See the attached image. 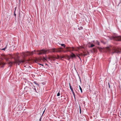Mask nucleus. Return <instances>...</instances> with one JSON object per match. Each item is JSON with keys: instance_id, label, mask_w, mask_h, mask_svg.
Wrapping results in <instances>:
<instances>
[{"instance_id": "16", "label": "nucleus", "mask_w": 121, "mask_h": 121, "mask_svg": "<svg viewBox=\"0 0 121 121\" xmlns=\"http://www.w3.org/2000/svg\"><path fill=\"white\" fill-rule=\"evenodd\" d=\"M56 59H60V56H59L58 55H57V57H56V58H55Z\"/></svg>"}, {"instance_id": "40", "label": "nucleus", "mask_w": 121, "mask_h": 121, "mask_svg": "<svg viewBox=\"0 0 121 121\" xmlns=\"http://www.w3.org/2000/svg\"><path fill=\"white\" fill-rule=\"evenodd\" d=\"M120 90H121V88H120Z\"/></svg>"}, {"instance_id": "12", "label": "nucleus", "mask_w": 121, "mask_h": 121, "mask_svg": "<svg viewBox=\"0 0 121 121\" xmlns=\"http://www.w3.org/2000/svg\"><path fill=\"white\" fill-rule=\"evenodd\" d=\"M60 56V60H62V58L64 59L65 57V56Z\"/></svg>"}, {"instance_id": "1", "label": "nucleus", "mask_w": 121, "mask_h": 121, "mask_svg": "<svg viewBox=\"0 0 121 121\" xmlns=\"http://www.w3.org/2000/svg\"><path fill=\"white\" fill-rule=\"evenodd\" d=\"M104 50L106 52H108L112 55L116 53L119 54L121 53V48H116L111 46L107 47Z\"/></svg>"}, {"instance_id": "17", "label": "nucleus", "mask_w": 121, "mask_h": 121, "mask_svg": "<svg viewBox=\"0 0 121 121\" xmlns=\"http://www.w3.org/2000/svg\"><path fill=\"white\" fill-rule=\"evenodd\" d=\"M41 59H42L44 61H45V60H46V59L44 57H43L42 58H41Z\"/></svg>"}, {"instance_id": "30", "label": "nucleus", "mask_w": 121, "mask_h": 121, "mask_svg": "<svg viewBox=\"0 0 121 121\" xmlns=\"http://www.w3.org/2000/svg\"><path fill=\"white\" fill-rule=\"evenodd\" d=\"M45 109L43 111V114H42V115L43 114H44V112H45Z\"/></svg>"}, {"instance_id": "27", "label": "nucleus", "mask_w": 121, "mask_h": 121, "mask_svg": "<svg viewBox=\"0 0 121 121\" xmlns=\"http://www.w3.org/2000/svg\"><path fill=\"white\" fill-rule=\"evenodd\" d=\"M60 93H59V92H58V93H57V96H59L60 95Z\"/></svg>"}, {"instance_id": "32", "label": "nucleus", "mask_w": 121, "mask_h": 121, "mask_svg": "<svg viewBox=\"0 0 121 121\" xmlns=\"http://www.w3.org/2000/svg\"><path fill=\"white\" fill-rule=\"evenodd\" d=\"M77 56L81 60L80 57L78 56V55H77Z\"/></svg>"}, {"instance_id": "3", "label": "nucleus", "mask_w": 121, "mask_h": 121, "mask_svg": "<svg viewBox=\"0 0 121 121\" xmlns=\"http://www.w3.org/2000/svg\"><path fill=\"white\" fill-rule=\"evenodd\" d=\"M54 48L51 49L49 51L48 50H45L43 49L39 50H38L36 51V53L35 52L36 51L35 50L34 51V52H35V54H37L39 55H41L42 54H45L46 53H48L49 52H54Z\"/></svg>"}, {"instance_id": "26", "label": "nucleus", "mask_w": 121, "mask_h": 121, "mask_svg": "<svg viewBox=\"0 0 121 121\" xmlns=\"http://www.w3.org/2000/svg\"><path fill=\"white\" fill-rule=\"evenodd\" d=\"M70 89L71 90V91H73V89L72 88V87H71V86L70 85Z\"/></svg>"}, {"instance_id": "10", "label": "nucleus", "mask_w": 121, "mask_h": 121, "mask_svg": "<svg viewBox=\"0 0 121 121\" xmlns=\"http://www.w3.org/2000/svg\"><path fill=\"white\" fill-rule=\"evenodd\" d=\"M69 48H70L69 47H66V51H63V52H65L68 51L69 52V49H68Z\"/></svg>"}, {"instance_id": "4", "label": "nucleus", "mask_w": 121, "mask_h": 121, "mask_svg": "<svg viewBox=\"0 0 121 121\" xmlns=\"http://www.w3.org/2000/svg\"><path fill=\"white\" fill-rule=\"evenodd\" d=\"M34 53V51H32L31 52H23L22 53V54L24 56H28L30 55H33Z\"/></svg>"}, {"instance_id": "18", "label": "nucleus", "mask_w": 121, "mask_h": 121, "mask_svg": "<svg viewBox=\"0 0 121 121\" xmlns=\"http://www.w3.org/2000/svg\"><path fill=\"white\" fill-rule=\"evenodd\" d=\"M89 53L88 52H87V53H84V56H86Z\"/></svg>"}, {"instance_id": "31", "label": "nucleus", "mask_w": 121, "mask_h": 121, "mask_svg": "<svg viewBox=\"0 0 121 121\" xmlns=\"http://www.w3.org/2000/svg\"><path fill=\"white\" fill-rule=\"evenodd\" d=\"M36 63L38 62V60H37L36 61Z\"/></svg>"}, {"instance_id": "5", "label": "nucleus", "mask_w": 121, "mask_h": 121, "mask_svg": "<svg viewBox=\"0 0 121 121\" xmlns=\"http://www.w3.org/2000/svg\"><path fill=\"white\" fill-rule=\"evenodd\" d=\"M84 47L82 46H80L79 47H77L75 49L73 47H72V49H71L72 51H78V50H82V49H84Z\"/></svg>"}, {"instance_id": "6", "label": "nucleus", "mask_w": 121, "mask_h": 121, "mask_svg": "<svg viewBox=\"0 0 121 121\" xmlns=\"http://www.w3.org/2000/svg\"><path fill=\"white\" fill-rule=\"evenodd\" d=\"M112 39L114 40L121 41V36H114L113 37Z\"/></svg>"}, {"instance_id": "22", "label": "nucleus", "mask_w": 121, "mask_h": 121, "mask_svg": "<svg viewBox=\"0 0 121 121\" xmlns=\"http://www.w3.org/2000/svg\"><path fill=\"white\" fill-rule=\"evenodd\" d=\"M108 85H109V88H110V86H111V85H113V84H110V85L109 84V83H108Z\"/></svg>"}, {"instance_id": "14", "label": "nucleus", "mask_w": 121, "mask_h": 121, "mask_svg": "<svg viewBox=\"0 0 121 121\" xmlns=\"http://www.w3.org/2000/svg\"><path fill=\"white\" fill-rule=\"evenodd\" d=\"M61 48H60L57 49H58L57 52H60L61 51Z\"/></svg>"}, {"instance_id": "23", "label": "nucleus", "mask_w": 121, "mask_h": 121, "mask_svg": "<svg viewBox=\"0 0 121 121\" xmlns=\"http://www.w3.org/2000/svg\"><path fill=\"white\" fill-rule=\"evenodd\" d=\"M67 57L68 58V60H69L71 58V57H70V56L69 57L68 56H67Z\"/></svg>"}, {"instance_id": "36", "label": "nucleus", "mask_w": 121, "mask_h": 121, "mask_svg": "<svg viewBox=\"0 0 121 121\" xmlns=\"http://www.w3.org/2000/svg\"><path fill=\"white\" fill-rule=\"evenodd\" d=\"M81 109H80V113H81Z\"/></svg>"}, {"instance_id": "25", "label": "nucleus", "mask_w": 121, "mask_h": 121, "mask_svg": "<svg viewBox=\"0 0 121 121\" xmlns=\"http://www.w3.org/2000/svg\"><path fill=\"white\" fill-rule=\"evenodd\" d=\"M94 46H95V45L93 44H91V47H93Z\"/></svg>"}, {"instance_id": "28", "label": "nucleus", "mask_w": 121, "mask_h": 121, "mask_svg": "<svg viewBox=\"0 0 121 121\" xmlns=\"http://www.w3.org/2000/svg\"><path fill=\"white\" fill-rule=\"evenodd\" d=\"M72 93L73 94V95L74 97H75V94H74V92H73V91H72Z\"/></svg>"}, {"instance_id": "7", "label": "nucleus", "mask_w": 121, "mask_h": 121, "mask_svg": "<svg viewBox=\"0 0 121 121\" xmlns=\"http://www.w3.org/2000/svg\"><path fill=\"white\" fill-rule=\"evenodd\" d=\"M56 57L53 56H50L49 57L48 59L51 60H52L53 61H55V59Z\"/></svg>"}, {"instance_id": "34", "label": "nucleus", "mask_w": 121, "mask_h": 121, "mask_svg": "<svg viewBox=\"0 0 121 121\" xmlns=\"http://www.w3.org/2000/svg\"><path fill=\"white\" fill-rule=\"evenodd\" d=\"M39 64V65H41L42 66H43V64Z\"/></svg>"}, {"instance_id": "21", "label": "nucleus", "mask_w": 121, "mask_h": 121, "mask_svg": "<svg viewBox=\"0 0 121 121\" xmlns=\"http://www.w3.org/2000/svg\"><path fill=\"white\" fill-rule=\"evenodd\" d=\"M61 46H63L64 47H65V45L64 44H61Z\"/></svg>"}, {"instance_id": "35", "label": "nucleus", "mask_w": 121, "mask_h": 121, "mask_svg": "<svg viewBox=\"0 0 121 121\" xmlns=\"http://www.w3.org/2000/svg\"><path fill=\"white\" fill-rule=\"evenodd\" d=\"M14 15L15 16H16V14L14 13Z\"/></svg>"}, {"instance_id": "41", "label": "nucleus", "mask_w": 121, "mask_h": 121, "mask_svg": "<svg viewBox=\"0 0 121 121\" xmlns=\"http://www.w3.org/2000/svg\"><path fill=\"white\" fill-rule=\"evenodd\" d=\"M48 1H49V0H48Z\"/></svg>"}, {"instance_id": "24", "label": "nucleus", "mask_w": 121, "mask_h": 121, "mask_svg": "<svg viewBox=\"0 0 121 121\" xmlns=\"http://www.w3.org/2000/svg\"><path fill=\"white\" fill-rule=\"evenodd\" d=\"M82 29V27H80V28H78V29L79 30H80Z\"/></svg>"}, {"instance_id": "8", "label": "nucleus", "mask_w": 121, "mask_h": 121, "mask_svg": "<svg viewBox=\"0 0 121 121\" xmlns=\"http://www.w3.org/2000/svg\"><path fill=\"white\" fill-rule=\"evenodd\" d=\"M5 64V63L2 61L0 62V66L1 67H3Z\"/></svg>"}, {"instance_id": "11", "label": "nucleus", "mask_w": 121, "mask_h": 121, "mask_svg": "<svg viewBox=\"0 0 121 121\" xmlns=\"http://www.w3.org/2000/svg\"><path fill=\"white\" fill-rule=\"evenodd\" d=\"M8 45H7L5 47V48H4L2 49V50H5V49L7 48H8Z\"/></svg>"}, {"instance_id": "33", "label": "nucleus", "mask_w": 121, "mask_h": 121, "mask_svg": "<svg viewBox=\"0 0 121 121\" xmlns=\"http://www.w3.org/2000/svg\"><path fill=\"white\" fill-rule=\"evenodd\" d=\"M69 49V52H70L71 51V49Z\"/></svg>"}, {"instance_id": "20", "label": "nucleus", "mask_w": 121, "mask_h": 121, "mask_svg": "<svg viewBox=\"0 0 121 121\" xmlns=\"http://www.w3.org/2000/svg\"><path fill=\"white\" fill-rule=\"evenodd\" d=\"M78 87H79V88L80 91H82V88L79 85L78 86Z\"/></svg>"}, {"instance_id": "29", "label": "nucleus", "mask_w": 121, "mask_h": 121, "mask_svg": "<svg viewBox=\"0 0 121 121\" xmlns=\"http://www.w3.org/2000/svg\"><path fill=\"white\" fill-rule=\"evenodd\" d=\"M97 44H98V45H99V42L98 41H97Z\"/></svg>"}, {"instance_id": "19", "label": "nucleus", "mask_w": 121, "mask_h": 121, "mask_svg": "<svg viewBox=\"0 0 121 121\" xmlns=\"http://www.w3.org/2000/svg\"><path fill=\"white\" fill-rule=\"evenodd\" d=\"M33 83L35 84H36V85L37 86H39V84L36 82H33Z\"/></svg>"}, {"instance_id": "9", "label": "nucleus", "mask_w": 121, "mask_h": 121, "mask_svg": "<svg viewBox=\"0 0 121 121\" xmlns=\"http://www.w3.org/2000/svg\"><path fill=\"white\" fill-rule=\"evenodd\" d=\"M70 56L73 59L74 58H75L76 56L73 53H72L70 55Z\"/></svg>"}, {"instance_id": "39", "label": "nucleus", "mask_w": 121, "mask_h": 121, "mask_svg": "<svg viewBox=\"0 0 121 121\" xmlns=\"http://www.w3.org/2000/svg\"><path fill=\"white\" fill-rule=\"evenodd\" d=\"M82 91H81V92L82 93Z\"/></svg>"}, {"instance_id": "38", "label": "nucleus", "mask_w": 121, "mask_h": 121, "mask_svg": "<svg viewBox=\"0 0 121 121\" xmlns=\"http://www.w3.org/2000/svg\"><path fill=\"white\" fill-rule=\"evenodd\" d=\"M98 48L99 49V50H100V48Z\"/></svg>"}, {"instance_id": "2", "label": "nucleus", "mask_w": 121, "mask_h": 121, "mask_svg": "<svg viewBox=\"0 0 121 121\" xmlns=\"http://www.w3.org/2000/svg\"><path fill=\"white\" fill-rule=\"evenodd\" d=\"M10 57L12 58H13L14 61V62H10L9 61L8 62L9 64H10L11 66V65L13 64H14L16 63L18 65H19L21 63H23L25 61L24 60H20L19 59V57L17 54H14L13 55H10Z\"/></svg>"}, {"instance_id": "13", "label": "nucleus", "mask_w": 121, "mask_h": 121, "mask_svg": "<svg viewBox=\"0 0 121 121\" xmlns=\"http://www.w3.org/2000/svg\"><path fill=\"white\" fill-rule=\"evenodd\" d=\"M93 50L94 52H96L97 49L95 48H94L93 49Z\"/></svg>"}, {"instance_id": "15", "label": "nucleus", "mask_w": 121, "mask_h": 121, "mask_svg": "<svg viewBox=\"0 0 121 121\" xmlns=\"http://www.w3.org/2000/svg\"><path fill=\"white\" fill-rule=\"evenodd\" d=\"M54 52H57V51H58V49H56V48H54Z\"/></svg>"}, {"instance_id": "37", "label": "nucleus", "mask_w": 121, "mask_h": 121, "mask_svg": "<svg viewBox=\"0 0 121 121\" xmlns=\"http://www.w3.org/2000/svg\"><path fill=\"white\" fill-rule=\"evenodd\" d=\"M41 118H40V119H39V121H40L41 120Z\"/></svg>"}]
</instances>
